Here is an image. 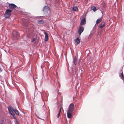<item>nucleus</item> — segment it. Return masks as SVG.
<instances>
[{
	"label": "nucleus",
	"mask_w": 124,
	"mask_h": 124,
	"mask_svg": "<svg viewBox=\"0 0 124 124\" xmlns=\"http://www.w3.org/2000/svg\"><path fill=\"white\" fill-rule=\"evenodd\" d=\"M120 77H121V78L122 79H124V75L122 72V73L121 74Z\"/></svg>",
	"instance_id": "4468645a"
},
{
	"label": "nucleus",
	"mask_w": 124,
	"mask_h": 124,
	"mask_svg": "<svg viewBox=\"0 0 124 124\" xmlns=\"http://www.w3.org/2000/svg\"><path fill=\"white\" fill-rule=\"evenodd\" d=\"M74 108V105L72 103H71L70 104L67 112V116L68 118H70L71 117Z\"/></svg>",
	"instance_id": "f257e3e1"
},
{
	"label": "nucleus",
	"mask_w": 124,
	"mask_h": 124,
	"mask_svg": "<svg viewBox=\"0 0 124 124\" xmlns=\"http://www.w3.org/2000/svg\"><path fill=\"white\" fill-rule=\"evenodd\" d=\"M106 23L104 22H102L98 26L99 28L101 29H103L106 26Z\"/></svg>",
	"instance_id": "0eeeda50"
},
{
	"label": "nucleus",
	"mask_w": 124,
	"mask_h": 124,
	"mask_svg": "<svg viewBox=\"0 0 124 124\" xmlns=\"http://www.w3.org/2000/svg\"><path fill=\"white\" fill-rule=\"evenodd\" d=\"M47 94L46 93L43 92L41 94V96L43 99L47 97Z\"/></svg>",
	"instance_id": "1a4fd4ad"
},
{
	"label": "nucleus",
	"mask_w": 124,
	"mask_h": 124,
	"mask_svg": "<svg viewBox=\"0 0 124 124\" xmlns=\"http://www.w3.org/2000/svg\"><path fill=\"white\" fill-rule=\"evenodd\" d=\"M8 108L10 115H12L13 116L15 117V114L14 112L17 115H19L18 112L16 109H14L13 108L10 107H8Z\"/></svg>",
	"instance_id": "f03ea898"
},
{
	"label": "nucleus",
	"mask_w": 124,
	"mask_h": 124,
	"mask_svg": "<svg viewBox=\"0 0 124 124\" xmlns=\"http://www.w3.org/2000/svg\"><path fill=\"white\" fill-rule=\"evenodd\" d=\"M102 20V18H99L97 19L96 21V24H98L99 23H100L101 21Z\"/></svg>",
	"instance_id": "f8f14e48"
},
{
	"label": "nucleus",
	"mask_w": 124,
	"mask_h": 124,
	"mask_svg": "<svg viewBox=\"0 0 124 124\" xmlns=\"http://www.w3.org/2000/svg\"><path fill=\"white\" fill-rule=\"evenodd\" d=\"M60 113H59L58 114V116H60Z\"/></svg>",
	"instance_id": "b1692460"
},
{
	"label": "nucleus",
	"mask_w": 124,
	"mask_h": 124,
	"mask_svg": "<svg viewBox=\"0 0 124 124\" xmlns=\"http://www.w3.org/2000/svg\"><path fill=\"white\" fill-rule=\"evenodd\" d=\"M84 30V28L81 26H80L78 29V33L80 35Z\"/></svg>",
	"instance_id": "39448f33"
},
{
	"label": "nucleus",
	"mask_w": 124,
	"mask_h": 124,
	"mask_svg": "<svg viewBox=\"0 0 124 124\" xmlns=\"http://www.w3.org/2000/svg\"><path fill=\"white\" fill-rule=\"evenodd\" d=\"M78 10V8L76 7H74L73 8V10L74 11H77Z\"/></svg>",
	"instance_id": "dca6fc26"
},
{
	"label": "nucleus",
	"mask_w": 124,
	"mask_h": 124,
	"mask_svg": "<svg viewBox=\"0 0 124 124\" xmlns=\"http://www.w3.org/2000/svg\"><path fill=\"white\" fill-rule=\"evenodd\" d=\"M90 0H85L84 1V3L85 4H87L88 1Z\"/></svg>",
	"instance_id": "f3484780"
},
{
	"label": "nucleus",
	"mask_w": 124,
	"mask_h": 124,
	"mask_svg": "<svg viewBox=\"0 0 124 124\" xmlns=\"http://www.w3.org/2000/svg\"><path fill=\"white\" fill-rule=\"evenodd\" d=\"M12 11L9 9H7L5 11L4 16L5 18H8L10 16Z\"/></svg>",
	"instance_id": "7ed1b4c3"
},
{
	"label": "nucleus",
	"mask_w": 124,
	"mask_h": 124,
	"mask_svg": "<svg viewBox=\"0 0 124 124\" xmlns=\"http://www.w3.org/2000/svg\"><path fill=\"white\" fill-rule=\"evenodd\" d=\"M62 109V106H61L60 108L59 113H61V110Z\"/></svg>",
	"instance_id": "a211bd4d"
},
{
	"label": "nucleus",
	"mask_w": 124,
	"mask_h": 124,
	"mask_svg": "<svg viewBox=\"0 0 124 124\" xmlns=\"http://www.w3.org/2000/svg\"><path fill=\"white\" fill-rule=\"evenodd\" d=\"M13 37L15 39H16L19 37L18 33L16 31H13L12 33Z\"/></svg>",
	"instance_id": "20e7f679"
},
{
	"label": "nucleus",
	"mask_w": 124,
	"mask_h": 124,
	"mask_svg": "<svg viewBox=\"0 0 124 124\" xmlns=\"http://www.w3.org/2000/svg\"><path fill=\"white\" fill-rule=\"evenodd\" d=\"M91 9L92 10H93V11L95 12L96 11L97 9L96 7H93L91 8Z\"/></svg>",
	"instance_id": "ddd939ff"
},
{
	"label": "nucleus",
	"mask_w": 124,
	"mask_h": 124,
	"mask_svg": "<svg viewBox=\"0 0 124 124\" xmlns=\"http://www.w3.org/2000/svg\"><path fill=\"white\" fill-rule=\"evenodd\" d=\"M38 23L39 24H42L44 23V22L42 20H40L38 21Z\"/></svg>",
	"instance_id": "2eb2a0df"
},
{
	"label": "nucleus",
	"mask_w": 124,
	"mask_h": 124,
	"mask_svg": "<svg viewBox=\"0 0 124 124\" xmlns=\"http://www.w3.org/2000/svg\"><path fill=\"white\" fill-rule=\"evenodd\" d=\"M1 124H3L2 123H1Z\"/></svg>",
	"instance_id": "bb28decb"
},
{
	"label": "nucleus",
	"mask_w": 124,
	"mask_h": 124,
	"mask_svg": "<svg viewBox=\"0 0 124 124\" xmlns=\"http://www.w3.org/2000/svg\"><path fill=\"white\" fill-rule=\"evenodd\" d=\"M80 41L79 38L77 37V38L75 39V43L76 45L79 44L80 42Z\"/></svg>",
	"instance_id": "9b49d317"
},
{
	"label": "nucleus",
	"mask_w": 124,
	"mask_h": 124,
	"mask_svg": "<svg viewBox=\"0 0 124 124\" xmlns=\"http://www.w3.org/2000/svg\"><path fill=\"white\" fill-rule=\"evenodd\" d=\"M9 8L11 9H14L16 7V5L13 3L9 4Z\"/></svg>",
	"instance_id": "6e6552de"
},
{
	"label": "nucleus",
	"mask_w": 124,
	"mask_h": 124,
	"mask_svg": "<svg viewBox=\"0 0 124 124\" xmlns=\"http://www.w3.org/2000/svg\"><path fill=\"white\" fill-rule=\"evenodd\" d=\"M35 40V39H33V41H34V40Z\"/></svg>",
	"instance_id": "393cba45"
},
{
	"label": "nucleus",
	"mask_w": 124,
	"mask_h": 124,
	"mask_svg": "<svg viewBox=\"0 0 124 124\" xmlns=\"http://www.w3.org/2000/svg\"><path fill=\"white\" fill-rule=\"evenodd\" d=\"M44 34L45 35V40L46 41H47L48 39V35L47 33L46 32H45L44 33Z\"/></svg>",
	"instance_id": "9d476101"
},
{
	"label": "nucleus",
	"mask_w": 124,
	"mask_h": 124,
	"mask_svg": "<svg viewBox=\"0 0 124 124\" xmlns=\"http://www.w3.org/2000/svg\"><path fill=\"white\" fill-rule=\"evenodd\" d=\"M83 18L81 20V23H80V25H83L85 23V16L84 15L83 16Z\"/></svg>",
	"instance_id": "423d86ee"
},
{
	"label": "nucleus",
	"mask_w": 124,
	"mask_h": 124,
	"mask_svg": "<svg viewBox=\"0 0 124 124\" xmlns=\"http://www.w3.org/2000/svg\"><path fill=\"white\" fill-rule=\"evenodd\" d=\"M2 69L1 68H0V73L2 71Z\"/></svg>",
	"instance_id": "412c9836"
},
{
	"label": "nucleus",
	"mask_w": 124,
	"mask_h": 124,
	"mask_svg": "<svg viewBox=\"0 0 124 124\" xmlns=\"http://www.w3.org/2000/svg\"><path fill=\"white\" fill-rule=\"evenodd\" d=\"M72 78H73V75H72Z\"/></svg>",
	"instance_id": "a878e982"
},
{
	"label": "nucleus",
	"mask_w": 124,
	"mask_h": 124,
	"mask_svg": "<svg viewBox=\"0 0 124 124\" xmlns=\"http://www.w3.org/2000/svg\"><path fill=\"white\" fill-rule=\"evenodd\" d=\"M74 63L75 65H76L77 64V62H74Z\"/></svg>",
	"instance_id": "4be33fe9"
},
{
	"label": "nucleus",
	"mask_w": 124,
	"mask_h": 124,
	"mask_svg": "<svg viewBox=\"0 0 124 124\" xmlns=\"http://www.w3.org/2000/svg\"><path fill=\"white\" fill-rule=\"evenodd\" d=\"M101 4L103 6V7H105V5H106L105 3L103 2V3H102Z\"/></svg>",
	"instance_id": "6ab92c4d"
},
{
	"label": "nucleus",
	"mask_w": 124,
	"mask_h": 124,
	"mask_svg": "<svg viewBox=\"0 0 124 124\" xmlns=\"http://www.w3.org/2000/svg\"><path fill=\"white\" fill-rule=\"evenodd\" d=\"M77 59L76 57H75L74 59L73 62H77Z\"/></svg>",
	"instance_id": "aec40b11"
},
{
	"label": "nucleus",
	"mask_w": 124,
	"mask_h": 124,
	"mask_svg": "<svg viewBox=\"0 0 124 124\" xmlns=\"http://www.w3.org/2000/svg\"><path fill=\"white\" fill-rule=\"evenodd\" d=\"M57 116L58 118H59V116L57 115Z\"/></svg>",
	"instance_id": "5701e85b"
}]
</instances>
